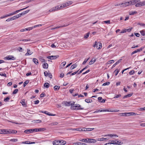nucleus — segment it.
Instances as JSON below:
<instances>
[{
  "instance_id": "obj_1",
  "label": "nucleus",
  "mask_w": 145,
  "mask_h": 145,
  "mask_svg": "<svg viewBox=\"0 0 145 145\" xmlns=\"http://www.w3.org/2000/svg\"><path fill=\"white\" fill-rule=\"evenodd\" d=\"M75 102H73L71 104V110H83L84 108H80L81 106L78 104H74Z\"/></svg>"
},
{
  "instance_id": "obj_2",
  "label": "nucleus",
  "mask_w": 145,
  "mask_h": 145,
  "mask_svg": "<svg viewBox=\"0 0 145 145\" xmlns=\"http://www.w3.org/2000/svg\"><path fill=\"white\" fill-rule=\"evenodd\" d=\"M93 46L94 47H95L96 46L97 49H99L101 48L102 44L100 42L95 41V44Z\"/></svg>"
},
{
  "instance_id": "obj_3",
  "label": "nucleus",
  "mask_w": 145,
  "mask_h": 145,
  "mask_svg": "<svg viewBox=\"0 0 145 145\" xmlns=\"http://www.w3.org/2000/svg\"><path fill=\"white\" fill-rule=\"evenodd\" d=\"M145 5V1L142 2H140V1L137 2L136 5L135 6L137 7H141Z\"/></svg>"
},
{
  "instance_id": "obj_4",
  "label": "nucleus",
  "mask_w": 145,
  "mask_h": 145,
  "mask_svg": "<svg viewBox=\"0 0 145 145\" xmlns=\"http://www.w3.org/2000/svg\"><path fill=\"white\" fill-rule=\"evenodd\" d=\"M4 59L5 60H14L15 59V58L13 56L8 55L7 56L5 57L4 58Z\"/></svg>"
},
{
  "instance_id": "obj_5",
  "label": "nucleus",
  "mask_w": 145,
  "mask_h": 145,
  "mask_svg": "<svg viewBox=\"0 0 145 145\" xmlns=\"http://www.w3.org/2000/svg\"><path fill=\"white\" fill-rule=\"evenodd\" d=\"M59 57V55L51 56H48L47 57V58L48 59H55L57 58H58Z\"/></svg>"
},
{
  "instance_id": "obj_6",
  "label": "nucleus",
  "mask_w": 145,
  "mask_h": 145,
  "mask_svg": "<svg viewBox=\"0 0 145 145\" xmlns=\"http://www.w3.org/2000/svg\"><path fill=\"white\" fill-rule=\"evenodd\" d=\"M46 130L45 128H36L33 129L34 132H39L40 131H44Z\"/></svg>"
},
{
  "instance_id": "obj_7",
  "label": "nucleus",
  "mask_w": 145,
  "mask_h": 145,
  "mask_svg": "<svg viewBox=\"0 0 145 145\" xmlns=\"http://www.w3.org/2000/svg\"><path fill=\"white\" fill-rule=\"evenodd\" d=\"M140 1L139 0H134L130 2V5H133L136 4L137 2H138Z\"/></svg>"
},
{
  "instance_id": "obj_8",
  "label": "nucleus",
  "mask_w": 145,
  "mask_h": 145,
  "mask_svg": "<svg viewBox=\"0 0 145 145\" xmlns=\"http://www.w3.org/2000/svg\"><path fill=\"white\" fill-rule=\"evenodd\" d=\"M33 129H27L24 131V132L27 134L29 133L33 132Z\"/></svg>"
},
{
  "instance_id": "obj_9",
  "label": "nucleus",
  "mask_w": 145,
  "mask_h": 145,
  "mask_svg": "<svg viewBox=\"0 0 145 145\" xmlns=\"http://www.w3.org/2000/svg\"><path fill=\"white\" fill-rule=\"evenodd\" d=\"M96 142V140L93 139L88 138V142L95 143Z\"/></svg>"
},
{
  "instance_id": "obj_10",
  "label": "nucleus",
  "mask_w": 145,
  "mask_h": 145,
  "mask_svg": "<svg viewBox=\"0 0 145 145\" xmlns=\"http://www.w3.org/2000/svg\"><path fill=\"white\" fill-rule=\"evenodd\" d=\"M130 2H128L124 3H122L121 4V7H126L129 5Z\"/></svg>"
},
{
  "instance_id": "obj_11",
  "label": "nucleus",
  "mask_w": 145,
  "mask_h": 145,
  "mask_svg": "<svg viewBox=\"0 0 145 145\" xmlns=\"http://www.w3.org/2000/svg\"><path fill=\"white\" fill-rule=\"evenodd\" d=\"M73 145H87V144L81 142H76L73 143Z\"/></svg>"
},
{
  "instance_id": "obj_12",
  "label": "nucleus",
  "mask_w": 145,
  "mask_h": 145,
  "mask_svg": "<svg viewBox=\"0 0 145 145\" xmlns=\"http://www.w3.org/2000/svg\"><path fill=\"white\" fill-rule=\"evenodd\" d=\"M72 3V1H70L64 3V5L65 7L69 6V5H71Z\"/></svg>"
},
{
  "instance_id": "obj_13",
  "label": "nucleus",
  "mask_w": 145,
  "mask_h": 145,
  "mask_svg": "<svg viewBox=\"0 0 145 145\" xmlns=\"http://www.w3.org/2000/svg\"><path fill=\"white\" fill-rule=\"evenodd\" d=\"M82 131H90L94 129V128H83Z\"/></svg>"
},
{
  "instance_id": "obj_14",
  "label": "nucleus",
  "mask_w": 145,
  "mask_h": 145,
  "mask_svg": "<svg viewBox=\"0 0 145 145\" xmlns=\"http://www.w3.org/2000/svg\"><path fill=\"white\" fill-rule=\"evenodd\" d=\"M66 63V61H63L61 63L59 67L60 69H63V67L65 65Z\"/></svg>"
},
{
  "instance_id": "obj_15",
  "label": "nucleus",
  "mask_w": 145,
  "mask_h": 145,
  "mask_svg": "<svg viewBox=\"0 0 145 145\" xmlns=\"http://www.w3.org/2000/svg\"><path fill=\"white\" fill-rule=\"evenodd\" d=\"M98 100L99 102L102 103H104L105 101L106 100H105L104 99H103L101 97H99L98 98Z\"/></svg>"
},
{
  "instance_id": "obj_16",
  "label": "nucleus",
  "mask_w": 145,
  "mask_h": 145,
  "mask_svg": "<svg viewBox=\"0 0 145 145\" xmlns=\"http://www.w3.org/2000/svg\"><path fill=\"white\" fill-rule=\"evenodd\" d=\"M27 52L25 54V55H30L33 54V52H31L29 49H27Z\"/></svg>"
},
{
  "instance_id": "obj_17",
  "label": "nucleus",
  "mask_w": 145,
  "mask_h": 145,
  "mask_svg": "<svg viewBox=\"0 0 145 145\" xmlns=\"http://www.w3.org/2000/svg\"><path fill=\"white\" fill-rule=\"evenodd\" d=\"M109 110L107 109L104 110H99L95 111L94 113H97L99 112H109Z\"/></svg>"
},
{
  "instance_id": "obj_18",
  "label": "nucleus",
  "mask_w": 145,
  "mask_h": 145,
  "mask_svg": "<svg viewBox=\"0 0 145 145\" xmlns=\"http://www.w3.org/2000/svg\"><path fill=\"white\" fill-rule=\"evenodd\" d=\"M21 103L22 104L23 106L25 107L27 106V104L25 102V100L24 99H22L21 102Z\"/></svg>"
},
{
  "instance_id": "obj_19",
  "label": "nucleus",
  "mask_w": 145,
  "mask_h": 145,
  "mask_svg": "<svg viewBox=\"0 0 145 145\" xmlns=\"http://www.w3.org/2000/svg\"><path fill=\"white\" fill-rule=\"evenodd\" d=\"M107 136H110L111 137H112L114 136L118 137V136L116 134H108L107 135H105L104 136V137H106Z\"/></svg>"
},
{
  "instance_id": "obj_20",
  "label": "nucleus",
  "mask_w": 145,
  "mask_h": 145,
  "mask_svg": "<svg viewBox=\"0 0 145 145\" xmlns=\"http://www.w3.org/2000/svg\"><path fill=\"white\" fill-rule=\"evenodd\" d=\"M122 60L121 59H119V60L115 64H114L112 66V69L116 65H117Z\"/></svg>"
},
{
  "instance_id": "obj_21",
  "label": "nucleus",
  "mask_w": 145,
  "mask_h": 145,
  "mask_svg": "<svg viewBox=\"0 0 145 145\" xmlns=\"http://www.w3.org/2000/svg\"><path fill=\"white\" fill-rule=\"evenodd\" d=\"M48 64L47 63H44L42 65V67L44 69H47L48 68Z\"/></svg>"
},
{
  "instance_id": "obj_22",
  "label": "nucleus",
  "mask_w": 145,
  "mask_h": 145,
  "mask_svg": "<svg viewBox=\"0 0 145 145\" xmlns=\"http://www.w3.org/2000/svg\"><path fill=\"white\" fill-rule=\"evenodd\" d=\"M89 67L88 65L86 66L84 68H83L82 70L80 71L78 73V74H79L81 73L84 70L86 69L87 68H88Z\"/></svg>"
},
{
  "instance_id": "obj_23",
  "label": "nucleus",
  "mask_w": 145,
  "mask_h": 145,
  "mask_svg": "<svg viewBox=\"0 0 145 145\" xmlns=\"http://www.w3.org/2000/svg\"><path fill=\"white\" fill-rule=\"evenodd\" d=\"M96 60L95 59L93 58L89 62V65H91L93 64L95 61Z\"/></svg>"
},
{
  "instance_id": "obj_24",
  "label": "nucleus",
  "mask_w": 145,
  "mask_h": 145,
  "mask_svg": "<svg viewBox=\"0 0 145 145\" xmlns=\"http://www.w3.org/2000/svg\"><path fill=\"white\" fill-rule=\"evenodd\" d=\"M33 61L36 65H37L39 63L38 60L36 58H33Z\"/></svg>"
},
{
  "instance_id": "obj_25",
  "label": "nucleus",
  "mask_w": 145,
  "mask_h": 145,
  "mask_svg": "<svg viewBox=\"0 0 145 145\" xmlns=\"http://www.w3.org/2000/svg\"><path fill=\"white\" fill-rule=\"evenodd\" d=\"M58 140H56L53 142V145H59V143L58 142Z\"/></svg>"
},
{
  "instance_id": "obj_26",
  "label": "nucleus",
  "mask_w": 145,
  "mask_h": 145,
  "mask_svg": "<svg viewBox=\"0 0 145 145\" xmlns=\"http://www.w3.org/2000/svg\"><path fill=\"white\" fill-rule=\"evenodd\" d=\"M29 6H28L25 8H22V9H21L20 10H17L15 11L14 12V13L15 14L16 13H17L18 12H19L20 11H22V10H24V9H25L26 8H28V7H29Z\"/></svg>"
},
{
  "instance_id": "obj_27",
  "label": "nucleus",
  "mask_w": 145,
  "mask_h": 145,
  "mask_svg": "<svg viewBox=\"0 0 145 145\" xmlns=\"http://www.w3.org/2000/svg\"><path fill=\"white\" fill-rule=\"evenodd\" d=\"M77 66V65L76 64H74L72 65L70 67V69L71 70L74 69Z\"/></svg>"
},
{
  "instance_id": "obj_28",
  "label": "nucleus",
  "mask_w": 145,
  "mask_h": 145,
  "mask_svg": "<svg viewBox=\"0 0 145 145\" xmlns=\"http://www.w3.org/2000/svg\"><path fill=\"white\" fill-rule=\"evenodd\" d=\"M0 131H0V133L1 134H7L6 129H1Z\"/></svg>"
},
{
  "instance_id": "obj_29",
  "label": "nucleus",
  "mask_w": 145,
  "mask_h": 145,
  "mask_svg": "<svg viewBox=\"0 0 145 145\" xmlns=\"http://www.w3.org/2000/svg\"><path fill=\"white\" fill-rule=\"evenodd\" d=\"M79 140L80 141H81L82 142H85V143H88V139H86L85 138H84V139H80Z\"/></svg>"
},
{
  "instance_id": "obj_30",
  "label": "nucleus",
  "mask_w": 145,
  "mask_h": 145,
  "mask_svg": "<svg viewBox=\"0 0 145 145\" xmlns=\"http://www.w3.org/2000/svg\"><path fill=\"white\" fill-rule=\"evenodd\" d=\"M137 13L136 11H130L129 12V14L130 15H133Z\"/></svg>"
},
{
  "instance_id": "obj_31",
  "label": "nucleus",
  "mask_w": 145,
  "mask_h": 145,
  "mask_svg": "<svg viewBox=\"0 0 145 145\" xmlns=\"http://www.w3.org/2000/svg\"><path fill=\"white\" fill-rule=\"evenodd\" d=\"M58 6H59V7H58V10H59L65 7L64 3L63 4L60 6H59L60 5H59Z\"/></svg>"
},
{
  "instance_id": "obj_32",
  "label": "nucleus",
  "mask_w": 145,
  "mask_h": 145,
  "mask_svg": "<svg viewBox=\"0 0 145 145\" xmlns=\"http://www.w3.org/2000/svg\"><path fill=\"white\" fill-rule=\"evenodd\" d=\"M29 10H26V11H24L23 12H22L21 13H20L21 15H24L26 14V13H27L29 12Z\"/></svg>"
},
{
  "instance_id": "obj_33",
  "label": "nucleus",
  "mask_w": 145,
  "mask_h": 145,
  "mask_svg": "<svg viewBox=\"0 0 145 145\" xmlns=\"http://www.w3.org/2000/svg\"><path fill=\"white\" fill-rule=\"evenodd\" d=\"M60 88V86H56L54 87V90H58Z\"/></svg>"
},
{
  "instance_id": "obj_34",
  "label": "nucleus",
  "mask_w": 145,
  "mask_h": 145,
  "mask_svg": "<svg viewBox=\"0 0 145 145\" xmlns=\"http://www.w3.org/2000/svg\"><path fill=\"white\" fill-rule=\"evenodd\" d=\"M44 86L45 88H48L49 87L50 84L48 83H46L44 84Z\"/></svg>"
},
{
  "instance_id": "obj_35",
  "label": "nucleus",
  "mask_w": 145,
  "mask_h": 145,
  "mask_svg": "<svg viewBox=\"0 0 145 145\" xmlns=\"http://www.w3.org/2000/svg\"><path fill=\"white\" fill-rule=\"evenodd\" d=\"M29 80H26L24 83L23 86L24 87H25L26 85L29 82Z\"/></svg>"
},
{
  "instance_id": "obj_36",
  "label": "nucleus",
  "mask_w": 145,
  "mask_h": 145,
  "mask_svg": "<svg viewBox=\"0 0 145 145\" xmlns=\"http://www.w3.org/2000/svg\"><path fill=\"white\" fill-rule=\"evenodd\" d=\"M58 7H59L58 6H57L55 7L52 8L53 11H55L58 10Z\"/></svg>"
},
{
  "instance_id": "obj_37",
  "label": "nucleus",
  "mask_w": 145,
  "mask_h": 145,
  "mask_svg": "<svg viewBox=\"0 0 145 145\" xmlns=\"http://www.w3.org/2000/svg\"><path fill=\"white\" fill-rule=\"evenodd\" d=\"M114 62V60H110L109 61L106 63V64L108 65V64H109L111 63H113Z\"/></svg>"
},
{
  "instance_id": "obj_38",
  "label": "nucleus",
  "mask_w": 145,
  "mask_h": 145,
  "mask_svg": "<svg viewBox=\"0 0 145 145\" xmlns=\"http://www.w3.org/2000/svg\"><path fill=\"white\" fill-rule=\"evenodd\" d=\"M140 32L142 36H144L145 35V30H142L140 31Z\"/></svg>"
},
{
  "instance_id": "obj_39",
  "label": "nucleus",
  "mask_w": 145,
  "mask_h": 145,
  "mask_svg": "<svg viewBox=\"0 0 145 145\" xmlns=\"http://www.w3.org/2000/svg\"><path fill=\"white\" fill-rule=\"evenodd\" d=\"M90 34L89 32L87 33L86 35H85L84 36V38L85 39H87L89 36Z\"/></svg>"
},
{
  "instance_id": "obj_40",
  "label": "nucleus",
  "mask_w": 145,
  "mask_h": 145,
  "mask_svg": "<svg viewBox=\"0 0 145 145\" xmlns=\"http://www.w3.org/2000/svg\"><path fill=\"white\" fill-rule=\"evenodd\" d=\"M10 132L11 133H14L16 134L17 133V131L15 130L10 129Z\"/></svg>"
},
{
  "instance_id": "obj_41",
  "label": "nucleus",
  "mask_w": 145,
  "mask_h": 145,
  "mask_svg": "<svg viewBox=\"0 0 145 145\" xmlns=\"http://www.w3.org/2000/svg\"><path fill=\"white\" fill-rule=\"evenodd\" d=\"M119 114L121 115L120 116H127V113H121L120 114Z\"/></svg>"
},
{
  "instance_id": "obj_42",
  "label": "nucleus",
  "mask_w": 145,
  "mask_h": 145,
  "mask_svg": "<svg viewBox=\"0 0 145 145\" xmlns=\"http://www.w3.org/2000/svg\"><path fill=\"white\" fill-rule=\"evenodd\" d=\"M39 60L42 62H45L46 61L42 57H40L39 58Z\"/></svg>"
},
{
  "instance_id": "obj_43",
  "label": "nucleus",
  "mask_w": 145,
  "mask_h": 145,
  "mask_svg": "<svg viewBox=\"0 0 145 145\" xmlns=\"http://www.w3.org/2000/svg\"><path fill=\"white\" fill-rule=\"evenodd\" d=\"M58 123L57 122L52 123L50 124V125L51 126H54L58 124Z\"/></svg>"
},
{
  "instance_id": "obj_44",
  "label": "nucleus",
  "mask_w": 145,
  "mask_h": 145,
  "mask_svg": "<svg viewBox=\"0 0 145 145\" xmlns=\"http://www.w3.org/2000/svg\"><path fill=\"white\" fill-rule=\"evenodd\" d=\"M10 99V97L9 96L7 97L6 98L4 99V101L6 102L8 101Z\"/></svg>"
},
{
  "instance_id": "obj_45",
  "label": "nucleus",
  "mask_w": 145,
  "mask_h": 145,
  "mask_svg": "<svg viewBox=\"0 0 145 145\" xmlns=\"http://www.w3.org/2000/svg\"><path fill=\"white\" fill-rule=\"evenodd\" d=\"M119 72V70H118V69H116L114 72V73L115 72V76H116L118 74Z\"/></svg>"
},
{
  "instance_id": "obj_46",
  "label": "nucleus",
  "mask_w": 145,
  "mask_h": 145,
  "mask_svg": "<svg viewBox=\"0 0 145 145\" xmlns=\"http://www.w3.org/2000/svg\"><path fill=\"white\" fill-rule=\"evenodd\" d=\"M110 84V82H106L105 83H103L102 84V86H105L106 85H109Z\"/></svg>"
},
{
  "instance_id": "obj_47",
  "label": "nucleus",
  "mask_w": 145,
  "mask_h": 145,
  "mask_svg": "<svg viewBox=\"0 0 145 145\" xmlns=\"http://www.w3.org/2000/svg\"><path fill=\"white\" fill-rule=\"evenodd\" d=\"M133 27H131V28H130L129 29H125V32H127V31H128V32H130L131 30H132V29H133Z\"/></svg>"
},
{
  "instance_id": "obj_48",
  "label": "nucleus",
  "mask_w": 145,
  "mask_h": 145,
  "mask_svg": "<svg viewBox=\"0 0 145 145\" xmlns=\"http://www.w3.org/2000/svg\"><path fill=\"white\" fill-rule=\"evenodd\" d=\"M18 89H15L13 91L12 94H16L18 92Z\"/></svg>"
},
{
  "instance_id": "obj_49",
  "label": "nucleus",
  "mask_w": 145,
  "mask_h": 145,
  "mask_svg": "<svg viewBox=\"0 0 145 145\" xmlns=\"http://www.w3.org/2000/svg\"><path fill=\"white\" fill-rule=\"evenodd\" d=\"M10 140L11 141H12V142H16L18 141V139L16 138H14V139H10Z\"/></svg>"
},
{
  "instance_id": "obj_50",
  "label": "nucleus",
  "mask_w": 145,
  "mask_h": 145,
  "mask_svg": "<svg viewBox=\"0 0 145 145\" xmlns=\"http://www.w3.org/2000/svg\"><path fill=\"white\" fill-rule=\"evenodd\" d=\"M70 102H66L65 103V105L67 106H69L71 105Z\"/></svg>"
},
{
  "instance_id": "obj_51",
  "label": "nucleus",
  "mask_w": 145,
  "mask_h": 145,
  "mask_svg": "<svg viewBox=\"0 0 145 145\" xmlns=\"http://www.w3.org/2000/svg\"><path fill=\"white\" fill-rule=\"evenodd\" d=\"M108 138H100V140L101 141H103L104 140H108Z\"/></svg>"
},
{
  "instance_id": "obj_52",
  "label": "nucleus",
  "mask_w": 145,
  "mask_h": 145,
  "mask_svg": "<svg viewBox=\"0 0 145 145\" xmlns=\"http://www.w3.org/2000/svg\"><path fill=\"white\" fill-rule=\"evenodd\" d=\"M70 24H69L68 23H67L65 24L64 25H63L61 26V27H66V26H67L68 25H69Z\"/></svg>"
},
{
  "instance_id": "obj_53",
  "label": "nucleus",
  "mask_w": 145,
  "mask_h": 145,
  "mask_svg": "<svg viewBox=\"0 0 145 145\" xmlns=\"http://www.w3.org/2000/svg\"><path fill=\"white\" fill-rule=\"evenodd\" d=\"M30 40V39H21L20 40V41H29Z\"/></svg>"
},
{
  "instance_id": "obj_54",
  "label": "nucleus",
  "mask_w": 145,
  "mask_h": 145,
  "mask_svg": "<svg viewBox=\"0 0 145 145\" xmlns=\"http://www.w3.org/2000/svg\"><path fill=\"white\" fill-rule=\"evenodd\" d=\"M47 115L49 116H55L56 115L55 114H52L48 112H47Z\"/></svg>"
},
{
  "instance_id": "obj_55",
  "label": "nucleus",
  "mask_w": 145,
  "mask_h": 145,
  "mask_svg": "<svg viewBox=\"0 0 145 145\" xmlns=\"http://www.w3.org/2000/svg\"><path fill=\"white\" fill-rule=\"evenodd\" d=\"M135 73L134 71L133 70L129 72V74L130 75H132L133 74Z\"/></svg>"
},
{
  "instance_id": "obj_56",
  "label": "nucleus",
  "mask_w": 145,
  "mask_h": 145,
  "mask_svg": "<svg viewBox=\"0 0 145 145\" xmlns=\"http://www.w3.org/2000/svg\"><path fill=\"white\" fill-rule=\"evenodd\" d=\"M22 143L29 144V143H30V141H26L24 142H22Z\"/></svg>"
},
{
  "instance_id": "obj_57",
  "label": "nucleus",
  "mask_w": 145,
  "mask_h": 145,
  "mask_svg": "<svg viewBox=\"0 0 145 145\" xmlns=\"http://www.w3.org/2000/svg\"><path fill=\"white\" fill-rule=\"evenodd\" d=\"M19 52H22V47H18V48L17 49Z\"/></svg>"
},
{
  "instance_id": "obj_58",
  "label": "nucleus",
  "mask_w": 145,
  "mask_h": 145,
  "mask_svg": "<svg viewBox=\"0 0 145 145\" xmlns=\"http://www.w3.org/2000/svg\"><path fill=\"white\" fill-rule=\"evenodd\" d=\"M13 20V19H12V17L10 18L7 19L6 20V21L7 22H9L11 21H12Z\"/></svg>"
},
{
  "instance_id": "obj_59",
  "label": "nucleus",
  "mask_w": 145,
  "mask_h": 145,
  "mask_svg": "<svg viewBox=\"0 0 145 145\" xmlns=\"http://www.w3.org/2000/svg\"><path fill=\"white\" fill-rule=\"evenodd\" d=\"M0 75L2 76H4L5 77H7V76L5 73L3 74L2 72L0 73Z\"/></svg>"
},
{
  "instance_id": "obj_60",
  "label": "nucleus",
  "mask_w": 145,
  "mask_h": 145,
  "mask_svg": "<svg viewBox=\"0 0 145 145\" xmlns=\"http://www.w3.org/2000/svg\"><path fill=\"white\" fill-rule=\"evenodd\" d=\"M46 96V94L44 93H42L40 97H43Z\"/></svg>"
},
{
  "instance_id": "obj_61",
  "label": "nucleus",
  "mask_w": 145,
  "mask_h": 145,
  "mask_svg": "<svg viewBox=\"0 0 145 145\" xmlns=\"http://www.w3.org/2000/svg\"><path fill=\"white\" fill-rule=\"evenodd\" d=\"M48 73L47 71H45L44 72V75L45 76H47Z\"/></svg>"
},
{
  "instance_id": "obj_62",
  "label": "nucleus",
  "mask_w": 145,
  "mask_h": 145,
  "mask_svg": "<svg viewBox=\"0 0 145 145\" xmlns=\"http://www.w3.org/2000/svg\"><path fill=\"white\" fill-rule=\"evenodd\" d=\"M66 143V142L65 140H63L62 141V142L61 143H60V144H61L62 145H65Z\"/></svg>"
},
{
  "instance_id": "obj_63",
  "label": "nucleus",
  "mask_w": 145,
  "mask_h": 145,
  "mask_svg": "<svg viewBox=\"0 0 145 145\" xmlns=\"http://www.w3.org/2000/svg\"><path fill=\"white\" fill-rule=\"evenodd\" d=\"M21 16V14H20V13L19 14L16 15L15 16L16 17V18L17 19L18 18H19V17H20Z\"/></svg>"
},
{
  "instance_id": "obj_64",
  "label": "nucleus",
  "mask_w": 145,
  "mask_h": 145,
  "mask_svg": "<svg viewBox=\"0 0 145 145\" xmlns=\"http://www.w3.org/2000/svg\"><path fill=\"white\" fill-rule=\"evenodd\" d=\"M39 102V100H37L34 101V103L35 104H37Z\"/></svg>"
}]
</instances>
